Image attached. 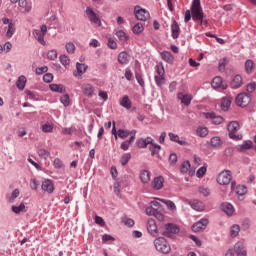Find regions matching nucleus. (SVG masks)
<instances>
[{
  "label": "nucleus",
  "instance_id": "nucleus-1",
  "mask_svg": "<svg viewBox=\"0 0 256 256\" xmlns=\"http://www.w3.org/2000/svg\"><path fill=\"white\" fill-rule=\"evenodd\" d=\"M191 17L193 21H199V19H203V17H205V13H203V7H201V0L192 1L190 10H186L185 12V23H189V21H191Z\"/></svg>",
  "mask_w": 256,
  "mask_h": 256
},
{
  "label": "nucleus",
  "instance_id": "nucleus-2",
  "mask_svg": "<svg viewBox=\"0 0 256 256\" xmlns=\"http://www.w3.org/2000/svg\"><path fill=\"white\" fill-rule=\"evenodd\" d=\"M154 246L156 251L159 253H163L164 255H167V253H171V245H169V242H167V239L164 237H159L154 240Z\"/></svg>",
  "mask_w": 256,
  "mask_h": 256
},
{
  "label": "nucleus",
  "instance_id": "nucleus-3",
  "mask_svg": "<svg viewBox=\"0 0 256 256\" xmlns=\"http://www.w3.org/2000/svg\"><path fill=\"white\" fill-rule=\"evenodd\" d=\"M85 13L91 25H94L95 27H101L102 23L101 16H99V11L94 10L91 7H87Z\"/></svg>",
  "mask_w": 256,
  "mask_h": 256
},
{
  "label": "nucleus",
  "instance_id": "nucleus-4",
  "mask_svg": "<svg viewBox=\"0 0 256 256\" xmlns=\"http://www.w3.org/2000/svg\"><path fill=\"white\" fill-rule=\"evenodd\" d=\"M33 35L35 37V39L38 41V43H40V45H47V42H45V35H47V25L43 24L40 26V30L39 29H35L33 30Z\"/></svg>",
  "mask_w": 256,
  "mask_h": 256
},
{
  "label": "nucleus",
  "instance_id": "nucleus-5",
  "mask_svg": "<svg viewBox=\"0 0 256 256\" xmlns=\"http://www.w3.org/2000/svg\"><path fill=\"white\" fill-rule=\"evenodd\" d=\"M240 129L239 122L232 121L228 124V133L230 139H241V135L237 134V131Z\"/></svg>",
  "mask_w": 256,
  "mask_h": 256
},
{
  "label": "nucleus",
  "instance_id": "nucleus-6",
  "mask_svg": "<svg viewBox=\"0 0 256 256\" xmlns=\"http://www.w3.org/2000/svg\"><path fill=\"white\" fill-rule=\"evenodd\" d=\"M231 179H233L231 171H222L217 177V183H219V185H229Z\"/></svg>",
  "mask_w": 256,
  "mask_h": 256
},
{
  "label": "nucleus",
  "instance_id": "nucleus-7",
  "mask_svg": "<svg viewBox=\"0 0 256 256\" xmlns=\"http://www.w3.org/2000/svg\"><path fill=\"white\" fill-rule=\"evenodd\" d=\"M236 105L238 107H247L251 103V96L247 93H240L236 96Z\"/></svg>",
  "mask_w": 256,
  "mask_h": 256
},
{
  "label": "nucleus",
  "instance_id": "nucleus-8",
  "mask_svg": "<svg viewBox=\"0 0 256 256\" xmlns=\"http://www.w3.org/2000/svg\"><path fill=\"white\" fill-rule=\"evenodd\" d=\"M134 14L138 21H147L150 17L149 11L141 8V6H135Z\"/></svg>",
  "mask_w": 256,
  "mask_h": 256
},
{
  "label": "nucleus",
  "instance_id": "nucleus-9",
  "mask_svg": "<svg viewBox=\"0 0 256 256\" xmlns=\"http://www.w3.org/2000/svg\"><path fill=\"white\" fill-rule=\"evenodd\" d=\"M207 225H209V220L207 218H202L200 221L193 224L192 231H194V233H199V231L207 229Z\"/></svg>",
  "mask_w": 256,
  "mask_h": 256
},
{
  "label": "nucleus",
  "instance_id": "nucleus-10",
  "mask_svg": "<svg viewBox=\"0 0 256 256\" xmlns=\"http://www.w3.org/2000/svg\"><path fill=\"white\" fill-rule=\"evenodd\" d=\"M203 115L206 119H211L214 125H221L224 121L223 117L217 116L214 112H206Z\"/></svg>",
  "mask_w": 256,
  "mask_h": 256
},
{
  "label": "nucleus",
  "instance_id": "nucleus-11",
  "mask_svg": "<svg viewBox=\"0 0 256 256\" xmlns=\"http://www.w3.org/2000/svg\"><path fill=\"white\" fill-rule=\"evenodd\" d=\"M166 230L163 232L165 237H171V235H175V233H179V227L175 224H167L165 226Z\"/></svg>",
  "mask_w": 256,
  "mask_h": 256
},
{
  "label": "nucleus",
  "instance_id": "nucleus-12",
  "mask_svg": "<svg viewBox=\"0 0 256 256\" xmlns=\"http://www.w3.org/2000/svg\"><path fill=\"white\" fill-rule=\"evenodd\" d=\"M213 89H227V84L223 83V78L216 76L211 83Z\"/></svg>",
  "mask_w": 256,
  "mask_h": 256
},
{
  "label": "nucleus",
  "instance_id": "nucleus-13",
  "mask_svg": "<svg viewBox=\"0 0 256 256\" xmlns=\"http://www.w3.org/2000/svg\"><path fill=\"white\" fill-rule=\"evenodd\" d=\"M147 230L152 237H157L159 235V232L157 231V224L155 223V220H148L147 223Z\"/></svg>",
  "mask_w": 256,
  "mask_h": 256
},
{
  "label": "nucleus",
  "instance_id": "nucleus-14",
  "mask_svg": "<svg viewBox=\"0 0 256 256\" xmlns=\"http://www.w3.org/2000/svg\"><path fill=\"white\" fill-rule=\"evenodd\" d=\"M82 89V93H84L86 95V97H93V95H95V87H93V85L91 84H83L81 86Z\"/></svg>",
  "mask_w": 256,
  "mask_h": 256
},
{
  "label": "nucleus",
  "instance_id": "nucleus-15",
  "mask_svg": "<svg viewBox=\"0 0 256 256\" xmlns=\"http://www.w3.org/2000/svg\"><path fill=\"white\" fill-rule=\"evenodd\" d=\"M191 169V163L189 161H184L180 166V173H189L190 176L195 175V170Z\"/></svg>",
  "mask_w": 256,
  "mask_h": 256
},
{
  "label": "nucleus",
  "instance_id": "nucleus-16",
  "mask_svg": "<svg viewBox=\"0 0 256 256\" xmlns=\"http://www.w3.org/2000/svg\"><path fill=\"white\" fill-rule=\"evenodd\" d=\"M233 101V97L225 96L221 100V109L222 111H229V107H231V102Z\"/></svg>",
  "mask_w": 256,
  "mask_h": 256
},
{
  "label": "nucleus",
  "instance_id": "nucleus-17",
  "mask_svg": "<svg viewBox=\"0 0 256 256\" xmlns=\"http://www.w3.org/2000/svg\"><path fill=\"white\" fill-rule=\"evenodd\" d=\"M164 183L165 179L162 176H158L152 181V187L155 189V191H159V189H163Z\"/></svg>",
  "mask_w": 256,
  "mask_h": 256
},
{
  "label": "nucleus",
  "instance_id": "nucleus-18",
  "mask_svg": "<svg viewBox=\"0 0 256 256\" xmlns=\"http://www.w3.org/2000/svg\"><path fill=\"white\" fill-rule=\"evenodd\" d=\"M178 99L181 101V103L188 106L191 105V101H193V96L185 93H178Z\"/></svg>",
  "mask_w": 256,
  "mask_h": 256
},
{
  "label": "nucleus",
  "instance_id": "nucleus-19",
  "mask_svg": "<svg viewBox=\"0 0 256 256\" xmlns=\"http://www.w3.org/2000/svg\"><path fill=\"white\" fill-rule=\"evenodd\" d=\"M42 191H46V193H53V191H55L53 181L45 180L44 182H42Z\"/></svg>",
  "mask_w": 256,
  "mask_h": 256
},
{
  "label": "nucleus",
  "instance_id": "nucleus-20",
  "mask_svg": "<svg viewBox=\"0 0 256 256\" xmlns=\"http://www.w3.org/2000/svg\"><path fill=\"white\" fill-rule=\"evenodd\" d=\"M87 71V65L77 63L76 64V71H74V77H81V75L85 74Z\"/></svg>",
  "mask_w": 256,
  "mask_h": 256
},
{
  "label": "nucleus",
  "instance_id": "nucleus-21",
  "mask_svg": "<svg viewBox=\"0 0 256 256\" xmlns=\"http://www.w3.org/2000/svg\"><path fill=\"white\" fill-rule=\"evenodd\" d=\"M190 206L194 211H204L205 210V204H203L202 201L199 200H193L190 202Z\"/></svg>",
  "mask_w": 256,
  "mask_h": 256
},
{
  "label": "nucleus",
  "instance_id": "nucleus-22",
  "mask_svg": "<svg viewBox=\"0 0 256 256\" xmlns=\"http://www.w3.org/2000/svg\"><path fill=\"white\" fill-rule=\"evenodd\" d=\"M152 143H153V138L151 137H147L146 139L142 138L137 141V145L139 149H145L147 145H152Z\"/></svg>",
  "mask_w": 256,
  "mask_h": 256
},
{
  "label": "nucleus",
  "instance_id": "nucleus-23",
  "mask_svg": "<svg viewBox=\"0 0 256 256\" xmlns=\"http://www.w3.org/2000/svg\"><path fill=\"white\" fill-rule=\"evenodd\" d=\"M221 209H222V211H224V213H226V215H229V216H231V215H233V213H235V208H233V205H231L230 203H227V202H225L221 205Z\"/></svg>",
  "mask_w": 256,
  "mask_h": 256
},
{
  "label": "nucleus",
  "instance_id": "nucleus-24",
  "mask_svg": "<svg viewBox=\"0 0 256 256\" xmlns=\"http://www.w3.org/2000/svg\"><path fill=\"white\" fill-rule=\"evenodd\" d=\"M171 31H172L173 39H178L179 38V34L181 33V28H179V24H177V21H174L172 23Z\"/></svg>",
  "mask_w": 256,
  "mask_h": 256
},
{
  "label": "nucleus",
  "instance_id": "nucleus-25",
  "mask_svg": "<svg viewBox=\"0 0 256 256\" xmlns=\"http://www.w3.org/2000/svg\"><path fill=\"white\" fill-rule=\"evenodd\" d=\"M241 85H243V78L241 75H236L231 82V87L232 89H239Z\"/></svg>",
  "mask_w": 256,
  "mask_h": 256
},
{
  "label": "nucleus",
  "instance_id": "nucleus-26",
  "mask_svg": "<svg viewBox=\"0 0 256 256\" xmlns=\"http://www.w3.org/2000/svg\"><path fill=\"white\" fill-rule=\"evenodd\" d=\"M244 69L247 75H251V73L255 71V63L253 62V60H247L244 64Z\"/></svg>",
  "mask_w": 256,
  "mask_h": 256
},
{
  "label": "nucleus",
  "instance_id": "nucleus-27",
  "mask_svg": "<svg viewBox=\"0 0 256 256\" xmlns=\"http://www.w3.org/2000/svg\"><path fill=\"white\" fill-rule=\"evenodd\" d=\"M133 141H135V132L133 133V135L130 137L129 140L122 142L120 149H122L123 151H128L129 147H131Z\"/></svg>",
  "mask_w": 256,
  "mask_h": 256
},
{
  "label": "nucleus",
  "instance_id": "nucleus-28",
  "mask_svg": "<svg viewBox=\"0 0 256 256\" xmlns=\"http://www.w3.org/2000/svg\"><path fill=\"white\" fill-rule=\"evenodd\" d=\"M27 85V77H25L24 75L19 76L17 82H16V86L20 91H23V89H25V86Z\"/></svg>",
  "mask_w": 256,
  "mask_h": 256
},
{
  "label": "nucleus",
  "instance_id": "nucleus-29",
  "mask_svg": "<svg viewBox=\"0 0 256 256\" xmlns=\"http://www.w3.org/2000/svg\"><path fill=\"white\" fill-rule=\"evenodd\" d=\"M211 147H214L215 149H219L221 145H223V141L221 140V137L215 136L210 139Z\"/></svg>",
  "mask_w": 256,
  "mask_h": 256
},
{
  "label": "nucleus",
  "instance_id": "nucleus-30",
  "mask_svg": "<svg viewBox=\"0 0 256 256\" xmlns=\"http://www.w3.org/2000/svg\"><path fill=\"white\" fill-rule=\"evenodd\" d=\"M140 180L142 183H149L151 181V173L147 170H142L140 172Z\"/></svg>",
  "mask_w": 256,
  "mask_h": 256
},
{
  "label": "nucleus",
  "instance_id": "nucleus-31",
  "mask_svg": "<svg viewBox=\"0 0 256 256\" xmlns=\"http://www.w3.org/2000/svg\"><path fill=\"white\" fill-rule=\"evenodd\" d=\"M50 90L54 93H65L66 89L63 84H50Z\"/></svg>",
  "mask_w": 256,
  "mask_h": 256
},
{
  "label": "nucleus",
  "instance_id": "nucleus-32",
  "mask_svg": "<svg viewBox=\"0 0 256 256\" xmlns=\"http://www.w3.org/2000/svg\"><path fill=\"white\" fill-rule=\"evenodd\" d=\"M161 57L163 61H165L166 63H173V61H175V57H173V54H171V52L168 51L162 52Z\"/></svg>",
  "mask_w": 256,
  "mask_h": 256
},
{
  "label": "nucleus",
  "instance_id": "nucleus-33",
  "mask_svg": "<svg viewBox=\"0 0 256 256\" xmlns=\"http://www.w3.org/2000/svg\"><path fill=\"white\" fill-rule=\"evenodd\" d=\"M251 147H253V142L248 140L243 142V144L238 145L237 149L238 151L244 152V151H249V149H251Z\"/></svg>",
  "mask_w": 256,
  "mask_h": 256
},
{
  "label": "nucleus",
  "instance_id": "nucleus-34",
  "mask_svg": "<svg viewBox=\"0 0 256 256\" xmlns=\"http://www.w3.org/2000/svg\"><path fill=\"white\" fill-rule=\"evenodd\" d=\"M118 62L121 63V65H127V63H129V54L121 52L118 55Z\"/></svg>",
  "mask_w": 256,
  "mask_h": 256
},
{
  "label": "nucleus",
  "instance_id": "nucleus-35",
  "mask_svg": "<svg viewBox=\"0 0 256 256\" xmlns=\"http://www.w3.org/2000/svg\"><path fill=\"white\" fill-rule=\"evenodd\" d=\"M115 35L119 41H122V43H125V41L129 40V35H127V33H125L123 30L116 31Z\"/></svg>",
  "mask_w": 256,
  "mask_h": 256
},
{
  "label": "nucleus",
  "instance_id": "nucleus-36",
  "mask_svg": "<svg viewBox=\"0 0 256 256\" xmlns=\"http://www.w3.org/2000/svg\"><path fill=\"white\" fill-rule=\"evenodd\" d=\"M120 105L121 107H124V109H131L132 103H131V100L129 99V96H124L120 100Z\"/></svg>",
  "mask_w": 256,
  "mask_h": 256
},
{
  "label": "nucleus",
  "instance_id": "nucleus-37",
  "mask_svg": "<svg viewBox=\"0 0 256 256\" xmlns=\"http://www.w3.org/2000/svg\"><path fill=\"white\" fill-rule=\"evenodd\" d=\"M170 141H173L174 143H178V145H185V141H181V139L179 138V135L170 132L168 134Z\"/></svg>",
  "mask_w": 256,
  "mask_h": 256
},
{
  "label": "nucleus",
  "instance_id": "nucleus-38",
  "mask_svg": "<svg viewBox=\"0 0 256 256\" xmlns=\"http://www.w3.org/2000/svg\"><path fill=\"white\" fill-rule=\"evenodd\" d=\"M15 31H16L15 24L10 23L6 28V37H8V39H11V37L15 35Z\"/></svg>",
  "mask_w": 256,
  "mask_h": 256
},
{
  "label": "nucleus",
  "instance_id": "nucleus-39",
  "mask_svg": "<svg viewBox=\"0 0 256 256\" xmlns=\"http://www.w3.org/2000/svg\"><path fill=\"white\" fill-rule=\"evenodd\" d=\"M198 137H207L209 135V129L204 126H199L196 130Z\"/></svg>",
  "mask_w": 256,
  "mask_h": 256
},
{
  "label": "nucleus",
  "instance_id": "nucleus-40",
  "mask_svg": "<svg viewBox=\"0 0 256 256\" xmlns=\"http://www.w3.org/2000/svg\"><path fill=\"white\" fill-rule=\"evenodd\" d=\"M135 132H131L129 130H123V129H119L117 131V135L120 139H127V137H129L130 135H133Z\"/></svg>",
  "mask_w": 256,
  "mask_h": 256
},
{
  "label": "nucleus",
  "instance_id": "nucleus-41",
  "mask_svg": "<svg viewBox=\"0 0 256 256\" xmlns=\"http://www.w3.org/2000/svg\"><path fill=\"white\" fill-rule=\"evenodd\" d=\"M18 5L22 9L26 11V13H29L32 9L31 4L27 3V0H18Z\"/></svg>",
  "mask_w": 256,
  "mask_h": 256
},
{
  "label": "nucleus",
  "instance_id": "nucleus-42",
  "mask_svg": "<svg viewBox=\"0 0 256 256\" xmlns=\"http://www.w3.org/2000/svg\"><path fill=\"white\" fill-rule=\"evenodd\" d=\"M132 31L135 35H140V33L145 31V27L143 26V23H137L133 26Z\"/></svg>",
  "mask_w": 256,
  "mask_h": 256
},
{
  "label": "nucleus",
  "instance_id": "nucleus-43",
  "mask_svg": "<svg viewBox=\"0 0 256 256\" xmlns=\"http://www.w3.org/2000/svg\"><path fill=\"white\" fill-rule=\"evenodd\" d=\"M160 201L164 203L170 211H177V206H175L173 201L165 199H160Z\"/></svg>",
  "mask_w": 256,
  "mask_h": 256
},
{
  "label": "nucleus",
  "instance_id": "nucleus-44",
  "mask_svg": "<svg viewBox=\"0 0 256 256\" xmlns=\"http://www.w3.org/2000/svg\"><path fill=\"white\" fill-rule=\"evenodd\" d=\"M198 193L200 195H203V197H209L211 195V190L205 186H199L198 187Z\"/></svg>",
  "mask_w": 256,
  "mask_h": 256
},
{
  "label": "nucleus",
  "instance_id": "nucleus-45",
  "mask_svg": "<svg viewBox=\"0 0 256 256\" xmlns=\"http://www.w3.org/2000/svg\"><path fill=\"white\" fill-rule=\"evenodd\" d=\"M129 161H131L130 153H125L120 158V163H121V165H123V167H125V165H127L129 163Z\"/></svg>",
  "mask_w": 256,
  "mask_h": 256
},
{
  "label": "nucleus",
  "instance_id": "nucleus-46",
  "mask_svg": "<svg viewBox=\"0 0 256 256\" xmlns=\"http://www.w3.org/2000/svg\"><path fill=\"white\" fill-rule=\"evenodd\" d=\"M65 49L69 55H73L75 53V44L73 42H67L65 45Z\"/></svg>",
  "mask_w": 256,
  "mask_h": 256
},
{
  "label": "nucleus",
  "instance_id": "nucleus-47",
  "mask_svg": "<svg viewBox=\"0 0 256 256\" xmlns=\"http://www.w3.org/2000/svg\"><path fill=\"white\" fill-rule=\"evenodd\" d=\"M239 231H241V227H239V225H237V224H234L230 228V235H231V237H237V235H239Z\"/></svg>",
  "mask_w": 256,
  "mask_h": 256
},
{
  "label": "nucleus",
  "instance_id": "nucleus-48",
  "mask_svg": "<svg viewBox=\"0 0 256 256\" xmlns=\"http://www.w3.org/2000/svg\"><path fill=\"white\" fill-rule=\"evenodd\" d=\"M60 102L64 105V107H69L71 105V99L69 98V94H65L60 98Z\"/></svg>",
  "mask_w": 256,
  "mask_h": 256
},
{
  "label": "nucleus",
  "instance_id": "nucleus-49",
  "mask_svg": "<svg viewBox=\"0 0 256 256\" xmlns=\"http://www.w3.org/2000/svg\"><path fill=\"white\" fill-rule=\"evenodd\" d=\"M149 149L151 151L152 157H155V154L157 153V151L161 150V146L158 144H153V142H152V144H150Z\"/></svg>",
  "mask_w": 256,
  "mask_h": 256
},
{
  "label": "nucleus",
  "instance_id": "nucleus-50",
  "mask_svg": "<svg viewBox=\"0 0 256 256\" xmlns=\"http://www.w3.org/2000/svg\"><path fill=\"white\" fill-rule=\"evenodd\" d=\"M53 124L52 123H46L42 125V131L43 133H53Z\"/></svg>",
  "mask_w": 256,
  "mask_h": 256
},
{
  "label": "nucleus",
  "instance_id": "nucleus-51",
  "mask_svg": "<svg viewBox=\"0 0 256 256\" xmlns=\"http://www.w3.org/2000/svg\"><path fill=\"white\" fill-rule=\"evenodd\" d=\"M60 63L64 66L67 67L70 65L71 60L69 59V57L67 55H61L60 56Z\"/></svg>",
  "mask_w": 256,
  "mask_h": 256
},
{
  "label": "nucleus",
  "instance_id": "nucleus-52",
  "mask_svg": "<svg viewBox=\"0 0 256 256\" xmlns=\"http://www.w3.org/2000/svg\"><path fill=\"white\" fill-rule=\"evenodd\" d=\"M13 213L19 214L25 211V204L21 203L19 206H12Z\"/></svg>",
  "mask_w": 256,
  "mask_h": 256
},
{
  "label": "nucleus",
  "instance_id": "nucleus-53",
  "mask_svg": "<svg viewBox=\"0 0 256 256\" xmlns=\"http://www.w3.org/2000/svg\"><path fill=\"white\" fill-rule=\"evenodd\" d=\"M38 155L39 157H42V159H49L51 153L46 149H40L38 150Z\"/></svg>",
  "mask_w": 256,
  "mask_h": 256
},
{
  "label": "nucleus",
  "instance_id": "nucleus-54",
  "mask_svg": "<svg viewBox=\"0 0 256 256\" xmlns=\"http://www.w3.org/2000/svg\"><path fill=\"white\" fill-rule=\"evenodd\" d=\"M205 173H207V166H202L197 170L196 175L199 179H201V177L205 176Z\"/></svg>",
  "mask_w": 256,
  "mask_h": 256
},
{
  "label": "nucleus",
  "instance_id": "nucleus-55",
  "mask_svg": "<svg viewBox=\"0 0 256 256\" xmlns=\"http://www.w3.org/2000/svg\"><path fill=\"white\" fill-rule=\"evenodd\" d=\"M47 58L50 61H55V59H57V50H50V51H48Z\"/></svg>",
  "mask_w": 256,
  "mask_h": 256
},
{
  "label": "nucleus",
  "instance_id": "nucleus-56",
  "mask_svg": "<svg viewBox=\"0 0 256 256\" xmlns=\"http://www.w3.org/2000/svg\"><path fill=\"white\" fill-rule=\"evenodd\" d=\"M154 79H155L156 85H158V87H161V85H164V83H165V76L155 75Z\"/></svg>",
  "mask_w": 256,
  "mask_h": 256
},
{
  "label": "nucleus",
  "instance_id": "nucleus-57",
  "mask_svg": "<svg viewBox=\"0 0 256 256\" xmlns=\"http://www.w3.org/2000/svg\"><path fill=\"white\" fill-rule=\"evenodd\" d=\"M236 193L237 195H245V193H247V187H245L244 185L237 186Z\"/></svg>",
  "mask_w": 256,
  "mask_h": 256
},
{
  "label": "nucleus",
  "instance_id": "nucleus-58",
  "mask_svg": "<svg viewBox=\"0 0 256 256\" xmlns=\"http://www.w3.org/2000/svg\"><path fill=\"white\" fill-rule=\"evenodd\" d=\"M227 63H229V59L228 58H223L219 61V70L223 71L225 69V67L227 66Z\"/></svg>",
  "mask_w": 256,
  "mask_h": 256
},
{
  "label": "nucleus",
  "instance_id": "nucleus-59",
  "mask_svg": "<svg viewBox=\"0 0 256 256\" xmlns=\"http://www.w3.org/2000/svg\"><path fill=\"white\" fill-rule=\"evenodd\" d=\"M234 251H235V253H240L242 251H245V249L243 247V243L242 242L236 243L234 246Z\"/></svg>",
  "mask_w": 256,
  "mask_h": 256
},
{
  "label": "nucleus",
  "instance_id": "nucleus-60",
  "mask_svg": "<svg viewBox=\"0 0 256 256\" xmlns=\"http://www.w3.org/2000/svg\"><path fill=\"white\" fill-rule=\"evenodd\" d=\"M17 197H19V189H15L10 198H9V203H13V201H15V199H17Z\"/></svg>",
  "mask_w": 256,
  "mask_h": 256
},
{
  "label": "nucleus",
  "instance_id": "nucleus-61",
  "mask_svg": "<svg viewBox=\"0 0 256 256\" xmlns=\"http://www.w3.org/2000/svg\"><path fill=\"white\" fill-rule=\"evenodd\" d=\"M96 225H100V227H105V220L101 216H95Z\"/></svg>",
  "mask_w": 256,
  "mask_h": 256
},
{
  "label": "nucleus",
  "instance_id": "nucleus-62",
  "mask_svg": "<svg viewBox=\"0 0 256 256\" xmlns=\"http://www.w3.org/2000/svg\"><path fill=\"white\" fill-rule=\"evenodd\" d=\"M255 89H256V82H252V83L248 84L246 87V91L248 93H253L255 91Z\"/></svg>",
  "mask_w": 256,
  "mask_h": 256
},
{
  "label": "nucleus",
  "instance_id": "nucleus-63",
  "mask_svg": "<svg viewBox=\"0 0 256 256\" xmlns=\"http://www.w3.org/2000/svg\"><path fill=\"white\" fill-rule=\"evenodd\" d=\"M43 81L45 83H51V81H53V74L51 73H46L44 76H43Z\"/></svg>",
  "mask_w": 256,
  "mask_h": 256
},
{
  "label": "nucleus",
  "instance_id": "nucleus-64",
  "mask_svg": "<svg viewBox=\"0 0 256 256\" xmlns=\"http://www.w3.org/2000/svg\"><path fill=\"white\" fill-rule=\"evenodd\" d=\"M53 165L56 169H61L63 167V161H61L59 158H56L53 162Z\"/></svg>",
  "mask_w": 256,
  "mask_h": 256
}]
</instances>
